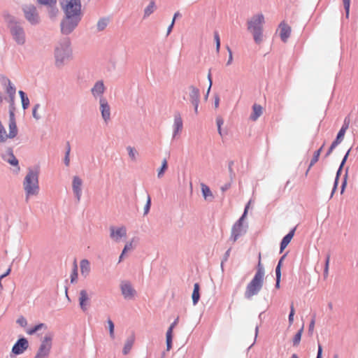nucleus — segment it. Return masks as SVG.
Wrapping results in <instances>:
<instances>
[{"mask_svg":"<svg viewBox=\"0 0 358 358\" xmlns=\"http://www.w3.org/2000/svg\"><path fill=\"white\" fill-rule=\"evenodd\" d=\"M39 169L38 167L29 168L23 181V188L27 201L30 196H36L39 192Z\"/></svg>","mask_w":358,"mask_h":358,"instance_id":"nucleus-1","label":"nucleus"},{"mask_svg":"<svg viewBox=\"0 0 358 358\" xmlns=\"http://www.w3.org/2000/svg\"><path fill=\"white\" fill-rule=\"evenodd\" d=\"M5 20L8 24V27L12 37V39L18 45H24L26 43L27 37L24 27L16 18L9 14L4 15Z\"/></svg>","mask_w":358,"mask_h":358,"instance_id":"nucleus-2","label":"nucleus"},{"mask_svg":"<svg viewBox=\"0 0 358 358\" xmlns=\"http://www.w3.org/2000/svg\"><path fill=\"white\" fill-rule=\"evenodd\" d=\"M72 55V49L71 41L68 38L60 40L55 45L54 49V57L55 59V66L62 67L65 62L69 60Z\"/></svg>","mask_w":358,"mask_h":358,"instance_id":"nucleus-3","label":"nucleus"},{"mask_svg":"<svg viewBox=\"0 0 358 358\" xmlns=\"http://www.w3.org/2000/svg\"><path fill=\"white\" fill-rule=\"evenodd\" d=\"M264 22V16L262 13L255 15L248 20V30L252 34L254 41L257 44H260L263 41V25Z\"/></svg>","mask_w":358,"mask_h":358,"instance_id":"nucleus-4","label":"nucleus"},{"mask_svg":"<svg viewBox=\"0 0 358 358\" xmlns=\"http://www.w3.org/2000/svg\"><path fill=\"white\" fill-rule=\"evenodd\" d=\"M82 15H64L60 23L61 32L64 35H69L78 27L81 20Z\"/></svg>","mask_w":358,"mask_h":358,"instance_id":"nucleus-5","label":"nucleus"},{"mask_svg":"<svg viewBox=\"0 0 358 358\" xmlns=\"http://www.w3.org/2000/svg\"><path fill=\"white\" fill-rule=\"evenodd\" d=\"M250 202L251 201H250L245 206L242 216L238 219V220L234 224L232 227L230 240H231L233 243L236 242L240 236L244 235L246 233L247 225H243V221L248 213Z\"/></svg>","mask_w":358,"mask_h":358,"instance_id":"nucleus-6","label":"nucleus"},{"mask_svg":"<svg viewBox=\"0 0 358 358\" xmlns=\"http://www.w3.org/2000/svg\"><path fill=\"white\" fill-rule=\"evenodd\" d=\"M264 282V278L255 275L250 282L247 285L245 297L248 299L257 295L261 290Z\"/></svg>","mask_w":358,"mask_h":358,"instance_id":"nucleus-7","label":"nucleus"},{"mask_svg":"<svg viewBox=\"0 0 358 358\" xmlns=\"http://www.w3.org/2000/svg\"><path fill=\"white\" fill-rule=\"evenodd\" d=\"M52 333H48L44 336L34 358H47L49 356L52 348Z\"/></svg>","mask_w":358,"mask_h":358,"instance_id":"nucleus-8","label":"nucleus"},{"mask_svg":"<svg viewBox=\"0 0 358 358\" xmlns=\"http://www.w3.org/2000/svg\"><path fill=\"white\" fill-rule=\"evenodd\" d=\"M62 4L64 15H82L80 0H64Z\"/></svg>","mask_w":358,"mask_h":358,"instance_id":"nucleus-9","label":"nucleus"},{"mask_svg":"<svg viewBox=\"0 0 358 358\" xmlns=\"http://www.w3.org/2000/svg\"><path fill=\"white\" fill-rule=\"evenodd\" d=\"M25 19L31 24L37 25L41 22V17L36 8L34 5H25L22 8Z\"/></svg>","mask_w":358,"mask_h":358,"instance_id":"nucleus-10","label":"nucleus"},{"mask_svg":"<svg viewBox=\"0 0 358 358\" xmlns=\"http://www.w3.org/2000/svg\"><path fill=\"white\" fill-rule=\"evenodd\" d=\"M109 231L110 238L115 243H120L123 238L127 237V231L124 226H111L109 228Z\"/></svg>","mask_w":358,"mask_h":358,"instance_id":"nucleus-11","label":"nucleus"},{"mask_svg":"<svg viewBox=\"0 0 358 358\" xmlns=\"http://www.w3.org/2000/svg\"><path fill=\"white\" fill-rule=\"evenodd\" d=\"M120 289L122 296L127 300L133 299L136 294V291L131 283L127 280H123L120 282Z\"/></svg>","mask_w":358,"mask_h":358,"instance_id":"nucleus-12","label":"nucleus"},{"mask_svg":"<svg viewBox=\"0 0 358 358\" xmlns=\"http://www.w3.org/2000/svg\"><path fill=\"white\" fill-rule=\"evenodd\" d=\"M0 83L4 87L5 91L8 94L10 101L13 102L16 93L15 85L11 83L9 78L4 76L0 77Z\"/></svg>","mask_w":358,"mask_h":358,"instance_id":"nucleus-13","label":"nucleus"},{"mask_svg":"<svg viewBox=\"0 0 358 358\" xmlns=\"http://www.w3.org/2000/svg\"><path fill=\"white\" fill-rule=\"evenodd\" d=\"M83 180L78 176H74L72 180V190L76 202L79 203L83 194Z\"/></svg>","mask_w":358,"mask_h":358,"instance_id":"nucleus-14","label":"nucleus"},{"mask_svg":"<svg viewBox=\"0 0 358 358\" xmlns=\"http://www.w3.org/2000/svg\"><path fill=\"white\" fill-rule=\"evenodd\" d=\"M106 87L103 80L96 81L91 89V93L93 97L100 100V98H104L103 94L106 91Z\"/></svg>","mask_w":358,"mask_h":358,"instance_id":"nucleus-15","label":"nucleus"},{"mask_svg":"<svg viewBox=\"0 0 358 358\" xmlns=\"http://www.w3.org/2000/svg\"><path fill=\"white\" fill-rule=\"evenodd\" d=\"M99 110L103 120L107 122L110 119V107L106 98H100Z\"/></svg>","mask_w":358,"mask_h":358,"instance_id":"nucleus-16","label":"nucleus"},{"mask_svg":"<svg viewBox=\"0 0 358 358\" xmlns=\"http://www.w3.org/2000/svg\"><path fill=\"white\" fill-rule=\"evenodd\" d=\"M29 347L28 341L21 338L17 341L12 348V352L16 355L22 354Z\"/></svg>","mask_w":358,"mask_h":358,"instance_id":"nucleus-17","label":"nucleus"},{"mask_svg":"<svg viewBox=\"0 0 358 358\" xmlns=\"http://www.w3.org/2000/svg\"><path fill=\"white\" fill-rule=\"evenodd\" d=\"M173 117L174 121L173 124V138H175L177 135L182 131L183 123L181 115L178 111L175 112Z\"/></svg>","mask_w":358,"mask_h":358,"instance_id":"nucleus-18","label":"nucleus"},{"mask_svg":"<svg viewBox=\"0 0 358 358\" xmlns=\"http://www.w3.org/2000/svg\"><path fill=\"white\" fill-rule=\"evenodd\" d=\"M78 301L81 310L83 312H86L88 310V306L90 301V298L88 295L87 290L82 289L80 291Z\"/></svg>","mask_w":358,"mask_h":358,"instance_id":"nucleus-19","label":"nucleus"},{"mask_svg":"<svg viewBox=\"0 0 358 358\" xmlns=\"http://www.w3.org/2000/svg\"><path fill=\"white\" fill-rule=\"evenodd\" d=\"M279 30H280V36L281 40L285 43L287 41V39L290 36L291 34V27L285 23V21H282L279 24Z\"/></svg>","mask_w":358,"mask_h":358,"instance_id":"nucleus-20","label":"nucleus"},{"mask_svg":"<svg viewBox=\"0 0 358 358\" xmlns=\"http://www.w3.org/2000/svg\"><path fill=\"white\" fill-rule=\"evenodd\" d=\"M179 321V317H177V318L174 320V322L170 325L169 327L166 337V349L167 350H170V349L172 347V338H173V330L174 327L178 324Z\"/></svg>","mask_w":358,"mask_h":358,"instance_id":"nucleus-21","label":"nucleus"},{"mask_svg":"<svg viewBox=\"0 0 358 358\" xmlns=\"http://www.w3.org/2000/svg\"><path fill=\"white\" fill-rule=\"evenodd\" d=\"M189 90V100L191 103H196L200 101V92L199 90L194 85H190L188 87Z\"/></svg>","mask_w":358,"mask_h":358,"instance_id":"nucleus-22","label":"nucleus"},{"mask_svg":"<svg viewBox=\"0 0 358 358\" xmlns=\"http://www.w3.org/2000/svg\"><path fill=\"white\" fill-rule=\"evenodd\" d=\"M3 159L10 164L12 166H17V169H20L18 166V160L13 155V152L11 149H8V151L2 155Z\"/></svg>","mask_w":358,"mask_h":358,"instance_id":"nucleus-23","label":"nucleus"},{"mask_svg":"<svg viewBox=\"0 0 358 358\" xmlns=\"http://www.w3.org/2000/svg\"><path fill=\"white\" fill-rule=\"evenodd\" d=\"M135 334L134 333H132L125 341V343H124V347H123V349H122V353L123 355H128L134 344V342H135Z\"/></svg>","mask_w":358,"mask_h":358,"instance_id":"nucleus-24","label":"nucleus"},{"mask_svg":"<svg viewBox=\"0 0 358 358\" xmlns=\"http://www.w3.org/2000/svg\"><path fill=\"white\" fill-rule=\"evenodd\" d=\"M80 267L81 275L83 277L87 278L91 271L90 263L89 260L86 259H82L80 262Z\"/></svg>","mask_w":358,"mask_h":358,"instance_id":"nucleus-25","label":"nucleus"},{"mask_svg":"<svg viewBox=\"0 0 358 358\" xmlns=\"http://www.w3.org/2000/svg\"><path fill=\"white\" fill-rule=\"evenodd\" d=\"M296 228L292 229L286 236H285L280 243V252L288 245L294 235Z\"/></svg>","mask_w":358,"mask_h":358,"instance_id":"nucleus-26","label":"nucleus"},{"mask_svg":"<svg viewBox=\"0 0 358 358\" xmlns=\"http://www.w3.org/2000/svg\"><path fill=\"white\" fill-rule=\"evenodd\" d=\"M262 115V107L259 104L255 103L252 106V113L250 117V120L256 121Z\"/></svg>","mask_w":358,"mask_h":358,"instance_id":"nucleus-27","label":"nucleus"},{"mask_svg":"<svg viewBox=\"0 0 358 358\" xmlns=\"http://www.w3.org/2000/svg\"><path fill=\"white\" fill-rule=\"evenodd\" d=\"M201 192L203 196L206 201H212L213 199V195L210 188L205 184H201Z\"/></svg>","mask_w":358,"mask_h":358,"instance_id":"nucleus-28","label":"nucleus"},{"mask_svg":"<svg viewBox=\"0 0 358 358\" xmlns=\"http://www.w3.org/2000/svg\"><path fill=\"white\" fill-rule=\"evenodd\" d=\"M9 132L8 134V138H13L17 134V127L15 122H9L8 124Z\"/></svg>","mask_w":358,"mask_h":358,"instance_id":"nucleus-29","label":"nucleus"},{"mask_svg":"<svg viewBox=\"0 0 358 358\" xmlns=\"http://www.w3.org/2000/svg\"><path fill=\"white\" fill-rule=\"evenodd\" d=\"M108 17H101L99 20L96 24V29L99 31L104 30L109 23Z\"/></svg>","mask_w":358,"mask_h":358,"instance_id":"nucleus-30","label":"nucleus"},{"mask_svg":"<svg viewBox=\"0 0 358 358\" xmlns=\"http://www.w3.org/2000/svg\"><path fill=\"white\" fill-rule=\"evenodd\" d=\"M192 298L193 304L196 305L200 299L199 285L198 283H195L194 285V290L192 292Z\"/></svg>","mask_w":358,"mask_h":358,"instance_id":"nucleus-31","label":"nucleus"},{"mask_svg":"<svg viewBox=\"0 0 358 358\" xmlns=\"http://www.w3.org/2000/svg\"><path fill=\"white\" fill-rule=\"evenodd\" d=\"M56 5L57 4H52V5H50V6H47L48 7V13L49 17L51 19L55 18L59 13V10L57 8Z\"/></svg>","mask_w":358,"mask_h":358,"instance_id":"nucleus-32","label":"nucleus"},{"mask_svg":"<svg viewBox=\"0 0 358 358\" xmlns=\"http://www.w3.org/2000/svg\"><path fill=\"white\" fill-rule=\"evenodd\" d=\"M304 329V324H303L301 328L297 331V333L294 335L293 338V345L294 346H298L300 343L301 336L303 332Z\"/></svg>","mask_w":358,"mask_h":358,"instance_id":"nucleus-33","label":"nucleus"},{"mask_svg":"<svg viewBox=\"0 0 358 358\" xmlns=\"http://www.w3.org/2000/svg\"><path fill=\"white\" fill-rule=\"evenodd\" d=\"M324 147V145L319 149L317 150V151L315 152L314 153V155L310 161V165H309V167L306 171V174L308 173V172L309 171L310 169L318 161L319 159V157H320V153L322 150V148Z\"/></svg>","mask_w":358,"mask_h":358,"instance_id":"nucleus-34","label":"nucleus"},{"mask_svg":"<svg viewBox=\"0 0 358 358\" xmlns=\"http://www.w3.org/2000/svg\"><path fill=\"white\" fill-rule=\"evenodd\" d=\"M126 149L128 152V155L130 159L132 162H136L137 159V155H138V151L134 147L130 145L127 146Z\"/></svg>","mask_w":358,"mask_h":358,"instance_id":"nucleus-35","label":"nucleus"},{"mask_svg":"<svg viewBox=\"0 0 358 358\" xmlns=\"http://www.w3.org/2000/svg\"><path fill=\"white\" fill-rule=\"evenodd\" d=\"M265 274L264 268L261 263V255H259V262L257 267V271L255 275L264 278Z\"/></svg>","mask_w":358,"mask_h":358,"instance_id":"nucleus-36","label":"nucleus"},{"mask_svg":"<svg viewBox=\"0 0 358 358\" xmlns=\"http://www.w3.org/2000/svg\"><path fill=\"white\" fill-rule=\"evenodd\" d=\"M155 3L154 1H151L149 5L145 8L144 17H146L151 15L155 9Z\"/></svg>","mask_w":358,"mask_h":358,"instance_id":"nucleus-37","label":"nucleus"},{"mask_svg":"<svg viewBox=\"0 0 358 358\" xmlns=\"http://www.w3.org/2000/svg\"><path fill=\"white\" fill-rule=\"evenodd\" d=\"M43 327H46L45 324L43 323H40L34 326L33 328L27 329V334H28L29 335H33Z\"/></svg>","mask_w":358,"mask_h":358,"instance_id":"nucleus-38","label":"nucleus"},{"mask_svg":"<svg viewBox=\"0 0 358 358\" xmlns=\"http://www.w3.org/2000/svg\"><path fill=\"white\" fill-rule=\"evenodd\" d=\"M70 152H71L70 143L69 142H67L66 145L65 157L64 159V162L66 166H69L70 164V158H69Z\"/></svg>","mask_w":358,"mask_h":358,"instance_id":"nucleus-39","label":"nucleus"},{"mask_svg":"<svg viewBox=\"0 0 358 358\" xmlns=\"http://www.w3.org/2000/svg\"><path fill=\"white\" fill-rule=\"evenodd\" d=\"M8 138L6 131L0 121V143H4Z\"/></svg>","mask_w":358,"mask_h":358,"instance_id":"nucleus-40","label":"nucleus"},{"mask_svg":"<svg viewBox=\"0 0 358 358\" xmlns=\"http://www.w3.org/2000/svg\"><path fill=\"white\" fill-rule=\"evenodd\" d=\"M167 169V161L166 159H164L162 161V166L158 170L157 176L158 178H162L165 172V171Z\"/></svg>","mask_w":358,"mask_h":358,"instance_id":"nucleus-41","label":"nucleus"},{"mask_svg":"<svg viewBox=\"0 0 358 358\" xmlns=\"http://www.w3.org/2000/svg\"><path fill=\"white\" fill-rule=\"evenodd\" d=\"M107 324H108V326L110 337L111 338H115V334H114L115 325H114V323H113V322L110 319H108L107 320Z\"/></svg>","mask_w":358,"mask_h":358,"instance_id":"nucleus-42","label":"nucleus"},{"mask_svg":"<svg viewBox=\"0 0 358 358\" xmlns=\"http://www.w3.org/2000/svg\"><path fill=\"white\" fill-rule=\"evenodd\" d=\"M345 132L346 131L341 129L337 134L336 139L334 141L336 142V143L339 145L343 141Z\"/></svg>","mask_w":358,"mask_h":358,"instance_id":"nucleus-43","label":"nucleus"},{"mask_svg":"<svg viewBox=\"0 0 358 358\" xmlns=\"http://www.w3.org/2000/svg\"><path fill=\"white\" fill-rule=\"evenodd\" d=\"M342 169L343 167H341V166H339L338 171H337V173H336V178H335V181H334V187H333V189H332V192H331V197H332L336 187H337V185H338V178H339V176H340V174L341 173V171H342Z\"/></svg>","mask_w":358,"mask_h":358,"instance_id":"nucleus-44","label":"nucleus"},{"mask_svg":"<svg viewBox=\"0 0 358 358\" xmlns=\"http://www.w3.org/2000/svg\"><path fill=\"white\" fill-rule=\"evenodd\" d=\"M214 40L216 45V52L218 53L220 48V38L217 31L214 32Z\"/></svg>","mask_w":358,"mask_h":358,"instance_id":"nucleus-45","label":"nucleus"},{"mask_svg":"<svg viewBox=\"0 0 358 358\" xmlns=\"http://www.w3.org/2000/svg\"><path fill=\"white\" fill-rule=\"evenodd\" d=\"M40 106H41L39 103H36L34 105L33 110H32V115H33L34 118H35L36 120H38L41 119V116L37 113Z\"/></svg>","mask_w":358,"mask_h":358,"instance_id":"nucleus-46","label":"nucleus"},{"mask_svg":"<svg viewBox=\"0 0 358 358\" xmlns=\"http://www.w3.org/2000/svg\"><path fill=\"white\" fill-rule=\"evenodd\" d=\"M78 278V271H77V265L76 262L74 263V267L72 271V273L71 275V282L73 283L76 281Z\"/></svg>","mask_w":358,"mask_h":358,"instance_id":"nucleus-47","label":"nucleus"},{"mask_svg":"<svg viewBox=\"0 0 358 358\" xmlns=\"http://www.w3.org/2000/svg\"><path fill=\"white\" fill-rule=\"evenodd\" d=\"M150 206H151V198H150V195H148L147 202L144 206V215H147L149 213L150 209Z\"/></svg>","mask_w":358,"mask_h":358,"instance_id":"nucleus-48","label":"nucleus"},{"mask_svg":"<svg viewBox=\"0 0 358 358\" xmlns=\"http://www.w3.org/2000/svg\"><path fill=\"white\" fill-rule=\"evenodd\" d=\"M134 238H132L130 241H128L127 242V243L125 244L124 248V251H131L134 248Z\"/></svg>","mask_w":358,"mask_h":358,"instance_id":"nucleus-49","label":"nucleus"},{"mask_svg":"<svg viewBox=\"0 0 358 358\" xmlns=\"http://www.w3.org/2000/svg\"><path fill=\"white\" fill-rule=\"evenodd\" d=\"M343 3L345 10L346 17H348L350 6V0H343Z\"/></svg>","mask_w":358,"mask_h":358,"instance_id":"nucleus-50","label":"nucleus"},{"mask_svg":"<svg viewBox=\"0 0 358 358\" xmlns=\"http://www.w3.org/2000/svg\"><path fill=\"white\" fill-rule=\"evenodd\" d=\"M38 3L41 5H45L46 6L57 4V0H37Z\"/></svg>","mask_w":358,"mask_h":358,"instance_id":"nucleus-51","label":"nucleus"},{"mask_svg":"<svg viewBox=\"0 0 358 358\" xmlns=\"http://www.w3.org/2000/svg\"><path fill=\"white\" fill-rule=\"evenodd\" d=\"M275 275H276L275 287L279 288L280 282V278H281V271H280L279 267L278 268H275Z\"/></svg>","mask_w":358,"mask_h":358,"instance_id":"nucleus-52","label":"nucleus"},{"mask_svg":"<svg viewBox=\"0 0 358 358\" xmlns=\"http://www.w3.org/2000/svg\"><path fill=\"white\" fill-rule=\"evenodd\" d=\"M227 50L229 52V58H228L226 65L230 66L233 62V53H232L231 48L228 45L227 46Z\"/></svg>","mask_w":358,"mask_h":358,"instance_id":"nucleus-53","label":"nucleus"},{"mask_svg":"<svg viewBox=\"0 0 358 358\" xmlns=\"http://www.w3.org/2000/svg\"><path fill=\"white\" fill-rule=\"evenodd\" d=\"M16 322L22 327H24L27 325V321L23 316L18 317Z\"/></svg>","mask_w":358,"mask_h":358,"instance_id":"nucleus-54","label":"nucleus"},{"mask_svg":"<svg viewBox=\"0 0 358 358\" xmlns=\"http://www.w3.org/2000/svg\"><path fill=\"white\" fill-rule=\"evenodd\" d=\"M350 123V117L349 116L345 117V119H344V121H343V126H342V127L341 129H343L345 131H347V129L349 127Z\"/></svg>","mask_w":358,"mask_h":358,"instance_id":"nucleus-55","label":"nucleus"},{"mask_svg":"<svg viewBox=\"0 0 358 358\" xmlns=\"http://www.w3.org/2000/svg\"><path fill=\"white\" fill-rule=\"evenodd\" d=\"M22 106L24 110L27 109L29 106V99L27 96L21 99Z\"/></svg>","mask_w":358,"mask_h":358,"instance_id":"nucleus-56","label":"nucleus"},{"mask_svg":"<svg viewBox=\"0 0 358 358\" xmlns=\"http://www.w3.org/2000/svg\"><path fill=\"white\" fill-rule=\"evenodd\" d=\"M337 145H338V144H337L336 142L333 141L327 152L326 153L325 157H327L329 156Z\"/></svg>","mask_w":358,"mask_h":358,"instance_id":"nucleus-57","label":"nucleus"},{"mask_svg":"<svg viewBox=\"0 0 358 358\" xmlns=\"http://www.w3.org/2000/svg\"><path fill=\"white\" fill-rule=\"evenodd\" d=\"M315 316H314L313 317V319L311 320L310 324H309V327H308V332L310 334H312L313 332V330L315 328Z\"/></svg>","mask_w":358,"mask_h":358,"instance_id":"nucleus-58","label":"nucleus"},{"mask_svg":"<svg viewBox=\"0 0 358 358\" xmlns=\"http://www.w3.org/2000/svg\"><path fill=\"white\" fill-rule=\"evenodd\" d=\"M231 248L228 249L224 255L223 259L222 260L221 267L223 268V264L227 262L230 255Z\"/></svg>","mask_w":358,"mask_h":358,"instance_id":"nucleus-59","label":"nucleus"},{"mask_svg":"<svg viewBox=\"0 0 358 358\" xmlns=\"http://www.w3.org/2000/svg\"><path fill=\"white\" fill-rule=\"evenodd\" d=\"M347 174H348V169L346 170V173H345V175L344 176V180L342 182V185H341V193L343 192L344 191V189L346 186V184H347Z\"/></svg>","mask_w":358,"mask_h":358,"instance_id":"nucleus-60","label":"nucleus"},{"mask_svg":"<svg viewBox=\"0 0 358 358\" xmlns=\"http://www.w3.org/2000/svg\"><path fill=\"white\" fill-rule=\"evenodd\" d=\"M216 124L217 127H222L224 124V120L220 116L216 118Z\"/></svg>","mask_w":358,"mask_h":358,"instance_id":"nucleus-61","label":"nucleus"},{"mask_svg":"<svg viewBox=\"0 0 358 358\" xmlns=\"http://www.w3.org/2000/svg\"><path fill=\"white\" fill-rule=\"evenodd\" d=\"M9 122H15V113L13 109L9 110Z\"/></svg>","mask_w":358,"mask_h":358,"instance_id":"nucleus-62","label":"nucleus"},{"mask_svg":"<svg viewBox=\"0 0 358 358\" xmlns=\"http://www.w3.org/2000/svg\"><path fill=\"white\" fill-rule=\"evenodd\" d=\"M350 150H351V149L350 148V149L348 150V152H346V154L345 155V156H344V157H343V160H342V162H341V164H340V166H341V167H343V166H344L345 163L346 162V160H347V159H348V155H349V153H350Z\"/></svg>","mask_w":358,"mask_h":358,"instance_id":"nucleus-63","label":"nucleus"},{"mask_svg":"<svg viewBox=\"0 0 358 358\" xmlns=\"http://www.w3.org/2000/svg\"><path fill=\"white\" fill-rule=\"evenodd\" d=\"M350 150H351V149L350 148V149L348 150V152H346V154L345 155V156H344V157H343V160H342V162H341V164H340V166H341V167H343V166H344L345 163L346 162V160H347V159H348V155H349V153H350Z\"/></svg>","mask_w":358,"mask_h":358,"instance_id":"nucleus-64","label":"nucleus"}]
</instances>
